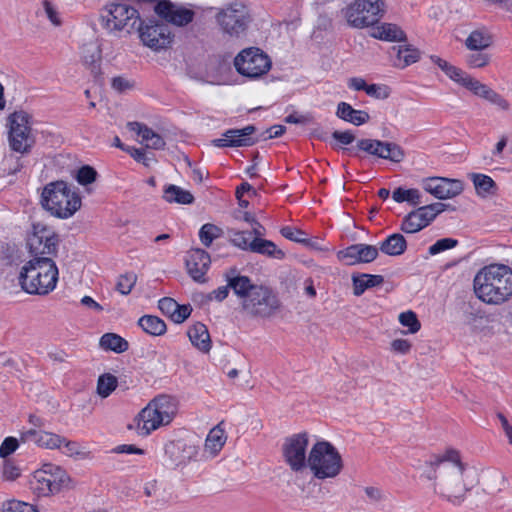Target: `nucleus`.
I'll return each instance as SVG.
<instances>
[{
    "instance_id": "f257e3e1",
    "label": "nucleus",
    "mask_w": 512,
    "mask_h": 512,
    "mask_svg": "<svg viewBox=\"0 0 512 512\" xmlns=\"http://www.w3.org/2000/svg\"><path fill=\"white\" fill-rule=\"evenodd\" d=\"M424 476L433 481V492L441 499L460 505L471 487L465 482V465L459 452L449 449L442 455H434L427 461Z\"/></svg>"
},
{
    "instance_id": "f03ea898",
    "label": "nucleus",
    "mask_w": 512,
    "mask_h": 512,
    "mask_svg": "<svg viewBox=\"0 0 512 512\" xmlns=\"http://www.w3.org/2000/svg\"><path fill=\"white\" fill-rule=\"evenodd\" d=\"M478 299L499 305L512 296V269L504 264H491L480 269L473 280Z\"/></svg>"
},
{
    "instance_id": "7ed1b4c3",
    "label": "nucleus",
    "mask_w": 512,
    "mask_h": 512,
    "mask_svg": "<svg viewBox=\"0 0 512 512\" xmlns=\"http://www.w3.org/2000/svg\"><path fill=\"white\" fill-rule=\"evenodd\" d=\"M18 279L25 292L46 295L56 287L58 268L50 257L32 258L22 267Z\"/></svg>"
},
{
    "instance_id": "20e7f679",
    "label": "nucleus",
    "mask_w": 512,
    "mask_h": 512,
    "mask_svg": "<svg viewBox=\"0 0 512 512\" xmlns=\"http://www.w3.org/2000/svg\"><path fill=\"white\" fill-rule=\"evenodd\" d=\"M42 207L51 215L67 219L81 207V198L64 181L48 183L41 194Z\"/></svg>"
},
{
    "instance_id": "39448f33",
    "label": "nucleus",
    "mask_w": 512,
    "mask_h": 512,
    "mask_svg": "<svg viewBox=\"0 0 512 512\" xmlns=\"http://www.w3.org/2000/svg\"><path fill=\"white\" fill-rule=\"evenodd\" d=\"M307 467L315 478L323 480L339 475L343 463L340 453L330 442L318 441L309 452Z\"/></svg>"
},
{
    "instance_id": "423d86ee",
    "label": "nucleus",
    "mask_w": 512,
    "mask_h": 512,
    "mask_svg": "<svg viewBox=\"0 0 512 512\" xmlns=\"http://www.w3.org/2000/svg\"><path fill=\"white\" fill-rule=\"evenodd\" d=\"M138 11L126 2H110L101 10L100 24L109 33L125 30L131 33L140 22Z\"/></svg>"
},
{
    "instance_id": "0eeeda50",
    "label": "nucleus",
    "mask_w": 512,
    "mask_h": 512,
    "mask_svg": "<svg viewBox=\"0 0 512 512\" xmlns=\"http://www.w3.org/2000/svg\"><path fill=\"white\" fill-rule=\"evenodd\" d=\"M243 312L253 318H271L280 309L278 296L266 286H255L241 302Z\"/></svg>"
},
{
    "instance_id": "6e6552de",
    "label": "nucleus",
    "mask_w": 512,
    "mask_h": 512,
    "mask_svg": "<svg viewBox=\"0 0 512 512\" xmlns=\"http://www.w3.org/2000/svg\"><path fill=\"white\" fill-rule=\"evenodd\" d=\"M176 408L169 396L160 395L155 397L139 413V420L142 422L140 429L144 434L158 429L161 425H167L172 421Z\"/></svg>"
},
{
    "instance_id": "1a4fd4ad",
    "label": "nucleus",
    "mask_w": 512,
    "mask_h": 512,
    "mask_svg": "<svg viewBox=\"0 0 512 512\" xmlns=\"http://www.w3.org/2000/svg\"><path fill=\"white\" fill-rule=\"evenodd\" d=\"M347 23L353 28L376 24L384 14L382 0H355L342 10Z\"/></svg>"
},
{
    "instance_id": "9d476101",
    "label": "nucleus",
    "mask_w": 512,
    "mask_h": 512,
    "mask_svg": "<svg viewBox=\"0 0 512 512\" xmlns=\"http://www.w3.org/2000/svg\"><path fill=\"white\" fill-rule=\"evenodd\" d=\"M71 487L67 472L54 464H44L34 474L33 488L38 494L48 496Z\"/></svg>"
},
{
    "instance_id": "9b49d317",
    "label": "nucleus",
    "mask_w": 512,
    "mask_h": 512,
    "mask_svg": "<svg viewBox=\"0 0 512 512\" xmlns=\"http://www.w3.org/2000/svg\"><path fill=\"white\" fill-rule=\"evenodd\" d=\"M234 66L242 76L256 79L270 70L271 60L261 49L250 47L242 50L235 57Z\"/></svg>"
},
{
    "instance_id": "f8f14e48",
    "label": "nucleus",
    "mask_w": 512,
    "mask_h": 512,
    "mask_svg": "<svg viewBox=\"0 0 512 512\" xmlns=\"http://www.w3.org/2000/svg\"><path fill=\"white\" fill-rule=\"evenodd\" d=\"M136 29L143 44L155 51L169 47L172 42L171 30L162 19L140 20Z\"/></svg>"
},
{
    "instance_id": "ddd939ff",
    "label": "nucleus",
    "mask_w": 512,
    "mask_h": 512,
    "mask_svg": "<svg viewBox=\"0 0 512 512\" xmlns=\"http://www.w3.org/2000/svg\"><path fill=\"white\" fill-rule=\"evenodd\" d=\"M309 437L306 432L294 434L285 439L282 453L285 462L295 473L303 472L308 466L306 455Z\"/></svg>"
},
{
    "instance_id": "4468645a",
    "label": "nucleus",
    "mask_w": 512,
    "mask_h": 512,
    "mask_svg": "<svg viewBox=\"0 0 512 512\" xmlns=\"http://www.w3.org/2000/svg\"><path fill=\"white\" fill-rule=\"evenodd\" d=\"M30 116L24 111L14 112L9 116L10 130L9 143L12 150L19 153H27L32 145Z\"/></svg>"
},
{
    "instance_id": "2eb2a0df",
    "label": "nucleus",
    "mask_w": 512,
    "mask_h": 512,
    "mask_svg": "<svg viewBox=\"0 0 512 512\" xmlns=\"http://www.w3.org/2000/svg\"><path fill=\"white\" fill-rule=\"evenodd\" d=\"M221 30L231 36L239 37L247 27V12L239 3H233L222 8L216 15Z\"/></svg>"
},
{
    "instance_id": "dca6fc26",
    "label": "nucleus",
    "mask_w": 512,
    "mask_h": 512,
    "mask_svg": "<svg viewBox=\"0 0 512 512\" xmlns=\"http://www.w3.org/2000/svg\"><path fill=\"white\" fill-rule=\"evenodd\" d=\"M446 205L440 202L419 207L410 212L401 224L405 233H416L428 226L438 214L445 210Z\"/></svg>"
},
{
    "instance_id": "f3484780",
    "label": "nucleus",
    "mask_w": 512,
    "mask_h": 512,
    "mask_svg": "<svg viewBox=\"0 0 512 512\" xmlns=\"http://www.w3.org/2000/svg\"><path fill=\"white\" fill-rule=\"evenodd\" d=\"M58 242V236L54 232L44 227L38 230L34 226V232L28 237L27 245L33 258H51L57 253Z\"/></svg>"
},
{
    "instance_id": "a211bd4d",
    "label": "nucleus",
    "mask_w": 512,
    "mask_h": 512,
    "mask_svg": "<svg viewBox=\"0 0 512 512\" xmlns=\"http://www.w3.org/2000/svg\"><path fill=\"white\" fill-rule=\"evenodd\" d=\"M422 188L438 199H449L463 191V183L457 179L429 177L422 180Z\"/></svg>"
},
{
    "instance_id": "6ab92c4d",
    "label": "nucleus",
    "mask_w": 512,
    "mask_h": 512,
    "mask_svg": "<svg viewBox=\"0 0 512 512\" xmlns=\"http://www.w3.org/2000/svg\"><path fill=\"white\" fill-rule=\"evenodd\" d=\"M255 131L253 125H247L242 129H229L223 133V138L213 139L211 143L218 148L252 146L257 142V138L253 137Z\"/></svg>"
},
{
    "instance_id": "aec40b11",
    "label": "nucleus",
    "mask_w": 512,
    "mask_h": 512,
    "mask_svg": "<svg viewBox=\"0 0 512 512\" xmlns=\"http://www.w3.org/2000/svg\"><path fill=\"white\" fill-rule=\"evenodd\" d=\"M156 14L176 26H186L194 18V12L190 9L177 6L169 0H160L155 6Z\"/></svg>"
},
{
    "instance_id": "412c9836",
    "label": "nucleus",
    "mask_w": 512,
    "mask_h": 512,
    "mask_svg": "<svg viewBox=\"0 0 512 512\" xmlns=\"http://www.w3.org/2000/svg\"><path fill=\"white\" fill-rule=\"evenodd\" d=\"M378 256V248L368 244H354L338 252V258L347 265L370 263Z\"/></svg>"
},
{
    "instance_id": "4be33fe9",
    "label": "nucleus",
    "mask_w": 512,
    "mask_h": 512,
    "mask_svg": "<svg viewBox=\"0 0 512 512\" xmlns=\"http://www.w3.org/2000/svg\"><path fill=\"white\" fill-rule=\"evenodd\" d=\"M211 259L209 254L200 248L191 250L186 258V266L189 275L198 282L204 281Z\"/></svg>"
},
{
    "instance_id": "5701e85b",
    "label": "nucleus",
    "mask_w": 512,
    "mask_h": 512,
    "mask_svg": "<svg viewBox=\"0 0 512 512\" xmlns=\"http://www.w3.org/2000/svg\"><path fill=\"white\" fill-rule=\"evenodd\" d=\"M21 441L35 443L47 449L60 448L64 437L43 430L29 429L21 434Z\"/></svg>"
},
{
    "instance_id": "b1692460",
    "label": "nucleus",
    "mask_w": 512,
    "mask_h": 512,
    "mask_svg": "<svg viewBox=\"0 0 512 512\" xmlns=\"http://www.w3.org/2000/svg\"><path fill=\"white\" fill-rule=\"evenodd\" d=\"M393 59V65L398 68H405L418 61L420 52L410 45L392 47L390 51Z\"/></svg>"
},
{
    "instance_id": "393cba45",
    "label": "nucleus",
    "mask_w": 512,
    "mask_h": 512,
    "mask_svg": "<svg viewBox=\"0 0 512 512\" xmlns=\"http://www.w3.org/2000/svg\"><path fill=\"white\" fill-rule=\"evenodd\" d=\"M337 117L353 125L360 126L370 119L369 114L363 110H356L346 102H340L336 111Z\"/></svg>"
},
{
    "instance_id": "a878e982",
    "label": "nucleus",
    "mask_w": 512,
    "mask_h": 512,
    "mask_svg": "<svg viewBox=\"0 0 512 512\" xmlns=\"http://www.w3.org/2000/svg\"><path fill=\"white\" fill-rule=\"evenodd\" d=\"M371 36L375 39L389 41V42H401L406 40L404 31L396 24L383 23L376 26Z\"/></svg>"
},
{
    "instance_id": "bb28decb",
    "label": "nucleus",
    "mask_w": 512,
    "mask_h": 512,
    "mask_svg": "<svg viewBox=\"0 0 512 512\" xmlns=\"http://www.w3.org/2000/svg\"><path fill=\"white\" fill-rule=\"evenodd\" d=\"M187 335L194 347L202 352H209L211 349V340L207 327L203 323H196L191 326Z\"/></svg>"
},
{
    "instance_id": "cd10ccee",
    "label": "nucleus",
    "mask_w": 512,
    "mask_h": 512,
    "mask_svg": "<svg viewBox=\"0 0 512 512\" xmlns=\"http://www.w3.org/2000/svg\"><path fill=\"white\" fill-rule=\"evenodd\" d=\"M82 61L95 76L100 74L101 49L97 43L90 42L82 46Z\"/></svg>"
},
{
    "instance_id": "c85d7f7f",
    "label": "nucleus",
    "mask_w": 512,
    "mask_h": 512,
    "mask_svg": "<svg viewBox=\"0 0 512 512\" xmlns=\"http://www.w3.org/2000/svg\"><path fill=\"white\" fill-rule=\"evenodd\" d=\"M227 282L233 292L244 301L247 295L256 286L252 284L251 280L247 276L237 275L236 269H231L226 274Z\"/></svg>"
},
{
    "instance_id": "c756f323",
    "label": "nucleus",
    "mask_w": 512,
    "mask_h": 512,
    "mask_svg": "<svg viewBox=\"0 0 512 512\" xmlns=\"http://www.w3.org/2000/svg\"><path fill=\"white\" fill-rule=\"evenodd\" d=\"M406 248V239L399 233L388 236L379 246V250L389 256H399L405 252Z\"/></svg>"
},
{
    "instance_id": "7c9ffc66",
    "label": "nucleus",
    "mask_w": 512,
    "mask_h": 512,
    "mask_svg": "<svg viewBox=\"0 0 512 512\" xmlns=\"http://www.w3.org/2000/svg\"><path fill=\"white\" fill-rule=\"evenodd\" d=\"M354 295H362L366 289L383 284L384 278L381 275L358 274L352 276Z\"/></svg>"
},
{
    "instance_id": "2f4dec72",
    "label": "nucleus",
    "mask_w": 512,
    "mask_h": 512,
    "mask_svg": "<svg viewBox=\"0 0 512 512\" xmlns=\"http://www.w3.org/2000/svg\"><path fill=\"white\" fill-rule=\"evenodd\" d=\"M226 435L221 423L210 430L205 441V450L215 456L224 446Z\"/></svg>"
},
{
    "instance_id": "473e14b6",
    "label": "nucleus",
    "mask_w": 512,
    "mask_h": 512,
    "mask_svg": "<svg viewBox=\"0 0 512 512\" xmlns=\"http://www.w3.org/2000/svg\"><path fill=\"white\" fill-rule=\"evenodd\" d=\"M138 325L149 335L161 336L166 330L165 322L157 316L144 315L138 320Z\"/></svg>"
},
{
    "instance_id": "72a5a7b5",
    "label": "nucleus",
    "mask_w": 512,
    "mask_h": 512,
    "mask_svg": "<svg viewBox=\"0 0 512 512\" xmlns=\"http://www.w3.org/2000/svg\"><path fill=\"white\" fill-rule=\"evenodd\" d=\"M492 44V36L485 30L472 31L465 40L469 50H485Z\"/></svg>"
},
{
    "instance_id": "f704fd0d",
    "label": "nucleus",
    "mask_w": 512,
    "mask_h": 512,
    "mask_svg": "<svg viewBox=\"0 0 512 512\" xmlns=\"http://www.w3.org/2000/svg\"><path fill=\"white\" fill-rule=\"evenodd\" d=\"M164 199L170 203L191 204L194 201L193 195L176 185H168L164 190Z\"/></svg>"
},
{
    "instance_id": "c9c22d12",
    "label": "nucleus",
    "mask_w": 512,
    "mask_h": 512,
    "mask_svg": "<svg viewBox=\"0 0 512 512\" xmlns=\"http://www.w3.org/2000/svg\"><path fill=\"white\" fill-rule=\"evenodd\" d=\"M252 252L278 260H281L285 257L284 251L279 249L274 242L263 238H259L258 241L252 246Z\"/></svg>"
},
{
    "instance_id": "e433bc0d",
    "label": "nucleus",
    "mask_w": 512,
    "mask_h": 512,
    "mask_svg": "<svg viewBox=\"0 0 512 512\" xmlns=\"http://www.w3.org/2000/svg\"><path fill=\"white\" fill-rule=\"evenodd\" d=\"M100 347L106 351L122 353L128 349V342L115 333H106L100 338Z\"/></svg>"
},
{
    "instance_id": "4c0bfd02",
    "label": "nucleus",
    "mask_w": 512,
    "mask_h": 512,
    "mask_svg": "<svg viewBox=\"0 0 512 512\" xmlns=\"http://www.w3.org/2000/svg\"><path fill=\"white\" fill-rule=\"evenodd\" d=\"M259 238L251 240V233L249 231H229V240L235 246L244 251L252 252V246L258 241Z\"/></svg>"
},
{
    "instance_id": "58836bf2",
    "label": "nucleus",
    "mask_w": 512,
    "mask_h": 512,
    "mask_svg": "<svg viewBox=\"0 0 512 512\" xmlns=\"http://www.w3.org/2000/svg\"><path fill=\"white\" fill-rule=\"evenodd\" d=\"M392 198L397 203L407 202L412 205L422 203L420 191L414 188L403 189L402 187H398L393 191Z\"/></svg>"
},
{
    "instance_id": "ea45409f",
    "label": "nucleus",
    "mask_w": 512,
    "mask_h": 512,
    "mask_svg": "<svg viewBox=\"0 0 512 512\" xmlns=\"http://www.w3.org/2000/svg\"><path fill=\"white\" fill-rule=\"evenodd\" d=\"M471 178L478 195L485 196L494 193L495 182L490 176L474 173Z\"/></svg>"
},
{
    "instance_id": "a19ab883",
    "label": "nucleus",
    "mask_w": 512,
    "mask_h": 512,
    "mask_svg": "<svg viewBox=\"0 0 512 512\" xmlns=\"http://www.w3.org/2000/svg\"><path fill=\"white\" fill-rule=\"evenodd\" d=\"M381 158L390 160L395 163H399L404 160V150L396 143L393 142H382L381 147Z\"/></svg>"
},
{
    "instance_id": "79ce46f5",
    "label": "nucleus",
    "mask_w": 512,
    "mask_h": 512,
    "mask_svg": "<svg viewBox=\"0 0 512 512\" xmlns=\"http://www.w3.org/2000/svg\"><path fill=\"white\" fill-rule=\"evenodd\" d=\"M117 387V379L111 374H104L99 377L97 392L101 397H108Z\"/></svg>"
},
{
    "instance_id": "37998d69",
    "label": "nucleus",
    "mask_w": 512,
    "mask_h": 512,
    "mask_svg": "<svg viewBox=\"0 0 512 512\" xmlns=\"http://www.w3.org/2000/svg\"><path fill=\"white\" fill-rule=\"evenodd\" d=\"M466 56V63L471 68H483L490 62V55L484 50H470Z\"/></svg>"
},
{
    "instance_id": "c03bdc74",
    "label": "nucleus",
    "mask_w": 512,
    "mask_h": 512,
    "mask_svg": "<svg viewBox=\"0 0 512 512\" xmlns=\"http://www.w3.org/2000/svg\"><path fill=\"white\" fill-rule=\"evenodd\" d=\"M220 229L214 224H204L199 231V238L202 244L209 247L213 240L219 237Z\"/></svg>"
},
{
    "instance_id": "a18cd8bd",
    "label": "nucleus",
    "mask_w": 512,
    "mask_h": 512,
    "mask_svg": "<svg viewBox=\"0 0 512 512\" xmlns=\"http://www.w3.org/2000/svg\"><path fill=\"white\" fill-rule=\"evenodd\" d=\"M381 140H375V139H360L357 142V147L359 150H362L370 155L377 156L381 158V147H382Z\"/></svg>"
},
{
    "instance_id": "49530a36",
    "label": "nucleus",
    "mask_w": 512,
    "mask_h": 512,
    "mask_svg": "<svg viewBox=\"0 0 512 512\" xmlns=\"http://www.w3.org/2000/svg\"><path fill=\"white\" fill-rule=\"evenodd\" d=\"M137 276L134 273L120 275L116 284V290L122 295H128L136 284Z\"/></svg>"
},
{
    "instance_id": "de8ad7c7",
    "label": "nucleus",
    "mask_w": 512,
    "mask_h": 512,
    "mask_svg": "<svg viewBox=\"0 0 512 512\" xmlns=\"http://www.w3.org/2000/svg\"><path fill=\"white\" fill-rule=\"evenodd\" d=\"M399 322L409 328L410 333L419 331L421 324L413 311L403 312L399 315Z\"/></svg>"
},
{
    "instance_id": "09e8293b",
    "label": "nucleus",
    "mask_w": 512,
    "mask_h": 512,
    "mask_svg": "<svg viewBox=\"0 0 512 512\" xmlns=\"http://www.w3.org/2000/svg\"><path fill=\"white\" fill-rule=\"evenodd\" d=\"M144 132L145 135L141 142H145L148 148L155 150H160L164 148L165 141L159 134L154 132L151 128L149 130H144Z\"/></svg>"
},
{
    "instance_id": "8fccbe9b",
    "label": "nucleus",
    "mask_w": 512,
    "mask_h": 512,
    "mask_svg": "<svg viewBox=\"0 0 512 512\" xmlns=\"http://www.w3.org/2000/svg\"><path fill=\"white\" fill-rule=\"evenodd\" d=\"M97 175H98L97 171L93 167H91L89 165H85V166H82L77 171L76 180L81 185H88V184L93 183L96 180Z\"/></svg>"
},
{
    "instance_id": "3c124183",
    "label": "nucleus",
    "mask_w": 512,
    "mask_h": 512,
    "mask_svg": "<svg viewBox=\"0 0 512 512\" xmlns=\"http://www.w3.org/2000/svg\"><path fill=\"white\" fill-rule=\"evenodd\" d=\"M458 241L453 238H442L437 240L433 245H431L428 249L430 255H436L448 249H452L456 247Z\"/></svg>"
},
{
    "instance_id": "603ef678",
    "label": "nucleus",
    "mask_w": 512,
    "mask_h": 512,
    "mask_svg": "<svg viewBox=\"0 0 512 512\" xmlns=\"http://www.w3.org/2000/svg\"><path fill=\"white\" fill-rule=\"evenodd\" d=\"M432 60L451 80L454 81L456 77L461 76L460 72L462 69L449 64L439 57H432Z\"/></svg>"
},
{
    "instance_id": "864d4df0",
    "label": "nucleus",
    "mask_w": 512,
    "mask_h": 512,
    "mask_svg": "<svg viewBox=\"0 0 512 512\" xmlns=\"http://www.w3.org/2000/svg\"><path fill=\"white\" fill-rule=\"evenodd\" d=\"M365 92L375 99H386L390 95V89L383 84H368Z\"/></svg>"
},
{
    "instance_id": "5fc2aeb1",
    "label": "nucleus",
    "mask_w": 512,
    "mask_h": 512,
    "mask_svg": "<svg viewBox=\"0 0 512 512\" xmlns=\"http://www.w3.org/2000/svg\"><path fill=\"white\" fill-rule=\"evenodd\" d=\"M460 75L461 76L456 77L454 81L459 85L465 87L466 89L470 90L474 94L477 89V86L480 84V81L471 77L463 70L460 72Z\"/></svg>"
},
{
    "instance_id": "6e6d98bb",
    "label": "nucleus",
    "mask_w": 512,
    "mask_h": 512,
    "mask_svg": "<svg viewBox=\"0 0 512 512\" xmlns=\"http://www.w3.org/2000/svg\"><path fill=\"white\" fill-rule=\"evenodd\" d=\"M3 512H36V510L28 503L13 500L5 504Z\"/></svg>"
},
{
    "instance_id": "4d7b16f0",
    "label": "nucleus",
    "mask_w": 512,
    "mask_h": 512,
    "mask_svg": "<svg viewBox=\"0 0 512 512\" xmlns=\"http://www.w3.org/2000/svg\"><path fill=\"white\" fill-rule=\"evenodd\" d=\"M177 302L170 297H164L159 300L158 307L161 310V312L168 317L172 319L173 314H175V311L177 309Z\"/></svg>"
},
{
    "instance_id": "13d9d810",
    "label": "nucleus",
    "mask_w": 512,
    "mask_h": 512,
    "mask_svg": "<svg viewBox=\"0 0 512 512\" xmlns=\"http://www.w3.org/2000/svg\"><path fill=\"white\" fill-rule=\"evenodd\" d=\"M364 492H365L366 496L368 497L369 501L373 504L381 503L382 501H384L386 499L384 492L378 487H374V486L365 487Z\"/></svg>"
},
{
    "instance_id": "bf43d9fd",
    "label": "nucleus",
    "mask_w": 512,
    "mask_h": 512,
    "mask_svg": "<svg viewBox=\"0 0 512 512\" xmlns=\"http://www.w3.org/2000/svg\"><path fill=\"white\" fill-rule=\"evenodd\" d=\"M281 234L286 238L294 242L302 243L305 242V233L298 229H293L289 226L281 229Z\"/></svg>"
},
{
    "instance_id": "052dcab7",
    "label": "nucleus",
    "mask_w": 512,
    "mask_h": 512,
    "mask_svg": "<svg viewBox=\"0 0 512 512\" xmlns=\"http://www.w3.org/2000/svg\"><path fill=\"white\" fill-rule=\"evenodd\" d=\"M18 447V441L16 438L7 437L4 439L0 446V456L5 458L12 454Z\"/></svg>"
},
{
    "instance_id": "680f3d73",
    "label": "nucleus",
    "mask_w": 512,
    "mask_h": 512,
    "mask_svg": "<svg viewBox=\"0 0 512 512\" xmlns=\"http://www.w3.org/2000/svg\"><path fill=\"white\" fill-rule=\"evenodd\" d=\"M191 312H192V307L189 304H187V305L177 304V309L175 311V314H173V316H172V320L175 323H182L191 315Z\"/></svg>"
},
{
    "instance_id": "e2e57ef3",
    "label": "nucleus",
    "mask_w": 512,
    "mask_h": 512,
    "mask_svg": "<svg viewBox=\"0 0 512 512\" xmlns=\"http://www.w3.org/2000/svg\"><path fill=\"white\" fill-rule=\"evenodd\" d=\"M127 152L137 162L143 163L145 166L149 165V161L151 160V158L147 156L144 150L135 147H128Z\"/></svg>"
},
{
    "instance_id": "0e129e2a",
    "label": "nucleus",
    "mask_w": 512,
    "mask_h": 512,
    "mask_svg": "<svg viewBox=\"0 0 512 512\" xmlns=\"http://www.w3.org/2000/svg\"><path fill=\"white\" fill-rule=\"evenodd\" d=\"M332 137L342 145H349L355 140V136L350 131H334Z\"/></svg>"
},
{
    "instance_id": "69168bd1",
    "label": "nucleus",
    "mask_w": 512,
    "mask_h": 512,
    "mask_svg": "<svg viewBox=\"0 0 512 512\" xmlns=\"http://www.w3.org/2000/svg\"><path fill=\"white\" fill-rule=\"evenodd\" d=\"M59 449L68 456H73L80 453V445L75 441H68L66 438H64V441Z\"/></svg>"
},
{
    "instance_id": "338daca9",
    "label": "nucleus",
    "mask_w": 512,
    "mask_h": 512,
    "mask_svg": "<svg viewBox=\"0 0 512 512\" xmlns=\"http://www.w3.org/2000/svg\"><path fill=\"white\" fill-rule=\"evenodd\" d=\"M44 9L49 20L55 26H59L61 24V20L55 7L49 1H44Z\"/></svg>"
},
{
    "instance_id": "774afa93",
    "label": "nucleus",
    "mask_w": 512,
    "mask_h": 512,
    "mask_svg": "<svg viewBox=\"0 0 512 512\" xmlns=\"http://www.w3.org/2000/svg\"><path fill=\"white\" fill-rule=\"evenodd\" d=\"M487 101L492 103L493 105L497 106L501 110H507L509 108V103L506 99H504L500 94L492 90L489 97L487 98Z\"/></svg>"
}]
</instances>
